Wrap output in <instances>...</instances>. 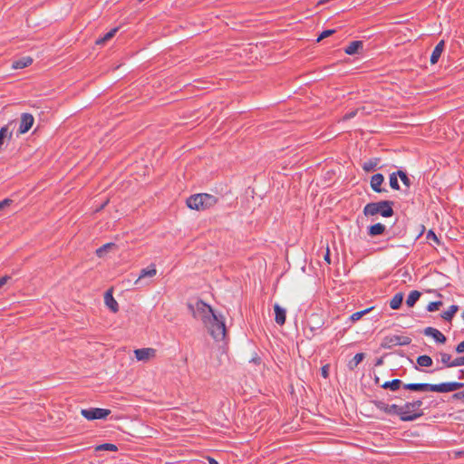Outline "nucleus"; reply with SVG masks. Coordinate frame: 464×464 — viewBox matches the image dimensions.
<instances>
[{
  "label": "nucleus",
  "instance_id": "ddd939ff",
  "mask_svg": "<svg viewBox=\"0 0 464 464\" xmlns=\"http://www.w3.org/2000/svg\"><path fill=\"white\" fill-rule=\"evenodd\" d=\"M363 49V42L357 40L351 42L345 48L344 53L348 55L361 53Z\"/></svg>",
  "mask_w": 464,
  "mask_h": 464
},
{
  "label": "nucleus",
  "instance_id": "c9c22d12",
  "mask_svg": "<svg viewBox=\"0 0 464 464\" xmlns=\"http://www.w3.org/2000/svg\"><path fill=\"white\" fill-rule=\"evenodd\" d=\"M358 111H359V109H355V110H353V111L345 113L343 116L342 121H346L351 120L352 118H353L357 115Z\"/></svg>",
  "mask_w": 464,
  "mask_h": 464
},
{
  "label": "nucleus",
  "instance_id": "dca6fc26",
  "mask_svg": "<svg viewBox=\"0 0 464 464\" xmlns=\"http://www.w3.org/2000/svg\"><path fill=\"white\" fill-rule=\"evenodd\" d=\"M33 58L30 56H24L13 61L12 69L18 70L30 66L33 63Z\"/></svg>",
  "mask_w": 464,
  "mask_h": 464
},
{
  "label": "nucleus",
  "instance_id": "2eb2a0df",
  "mask_svg": "<svg viewBox=\"0 0 464 464\" xmlns=\"http://www.w3.org/2000/svg\"><path fill=\"white\" fill-rule=\"evenodd\" d=\"M275 311V321L277 324L283 325L285 323L286 319V311L285 308L281 307L278 304H274Z\"/></svg>",
  "mask_w": 464,
  "mask_h": 464
},
{
  "label": "nucleus",
  "instance_id": "6ab92c4d",
  "mask_svg": "<svg viewBox=\"0 0 464 464\" xmlns=\"http://www.w3.org/2000/svg\"><path fill=\"white\" fill-rule=\"evenodd\" d=\"M380 162H381L380 158H372L368 161L364 162L362 164V168L365 172H372L376 169H382V167H379Z\"/></svg>",
  "mask_w": 464,
  "mask_h": 464
},
{
  "label": "nucleus",
  "instance_id": "aec40b11",
  "mask_svg": "<svg viewBox=\"0 0 464 464\" xmlns=\"http://www.w3.org/2000/svg\"><path fill=\"white\" fill-rule=\"evenodd\" d=\"M157 274L155 265L151 264L150 266L140 270L138 279L135 281V285H139L141 279L145 277H152Z\"/></svg>",
  "mask_w": 464,
  "mask_h": 464
},
{
  "label": "nucleus",
  "instance_id": "58836bf2",
  "mask_svg": "<svg viewBox=\"0 0 464 464\" xmlns=\"http://www.w3.org/2000/svg\"><path fill=\"white\" fill-rule=\"evenodd\" d=\"M321 374L324 378H328L329 376V365L326 364V365H324L322 368H321Z\"/></svg>",
  "mask_w": 464,
  "mask_h": 464
},
{
  "label": "nucleus",
  "instance_id": "72a5a7b5",
  "mask_svg": "<svg viewBox=\"0 0 464 464\" xmlns=\"http://www.w3.org/2000/svg\"><path fill=\"white\" fill-rule=\"evenodd\" d=\"M442 304H443L441 301L430 302L427 306V311H429V312L437 311L442 306Z\"/></svg>",
  "mask_w": 464,
  "mask_h": 464
},
{
  "label": "nucleus",
  "instance_id": "b1692460",
  "mask_svg": "<svg viewBox=\"0 0 464 464\" xmlns=\"http://www.w3.org/2000/svg\"><path fill=\"white\" fill-rule=\"evenodd\" d=\"M118 30H119L118 27H114V28L111 29L102 37L96 40V42H95L96 44H98V45L104 44L106 42L110 41L111 39H112L114 37L116 33L118 32Z\"/></svg>",
  "mask_w": 464,
  "mask_h": 464
},
{
  "label": "nucleus",
  "instance_id": "2f4dec72",
  "mask_svg": "<svg viewBox=\"0 0 464 464\" xmlns=\"http://www.w3.org/2000/svg\"><path fill=\"white\" fill-rule=\"evenodd\" d=\"M397 175H398V177H400L401 180L407 188L411 187V179L408 177V175L405 171L399 169V170H397Z\"/></svg>",
  "mask_w": 464,
  "mask_h": 464
},
{
  "label": "nucleus",
  "instance_id": "473e14b6",
  "mask_svg": "<svg viewBox=\"0 0 464 464\" xmlns=\"http://www.w3.org/2000/svg\"><path fill=\"white\" fill-rule=\"evenodd\" d=\"M115 245L113 243H107L105 245H103L102 246L99 247L97 250H96V255L99 256V257H102L103 256V254L105 252H107L110 248H111L112 246H114Z\"/></svg>",
  "mask_w": 464,
  "mask_h": 464
},
{
  "label": "nucleus",
  "instance_id": "f8f14e48",
  "mask_svg": "<svg viewBox=\"0 0 464 464\" xmlns=\"http://www.w3.org/2000/svg\"><path fill=\"white\" fill-rule=\"evenodd\" d=\"M422 405L421 400L413 401L411 402H406L403 406H401V411L406 412V415H411L412 413L422 411L420 409Z\"/></svg>",
  "mask_w": 464,
  "mask_h": 464
},
{
  "label": "nucleus",
  "instance_id": "ea45409f",
  "mask_svg": "<svg viewBox=\"0 0 464 464\" xmlns=\"http://www.w3.org/2000/svg\"><path fill=\"white\" fill-rule=\"evenodd\" d=\"M427 239H431L437 243H439V239H438V237L436 236V234L432 231V230H430L427 234Z\"/></svg>",
  "mask_w": 464,
  "mask_h": 464
},
{
  "label": "nucleus",
  "instance_id": "f257e3e1",
  "mask_svg": "<svg viewBox=\"0 0 464 464\" xmlns=\"http://www.w3.org/2000/svg\"><path fill=\"white\" fill-rule=\"evenodd\" d=\"M381 387L384 390H390L392 392H397L401 388L409 390L411 392H433L446 393L455 392L459 389L464 388V382H442L439 384L430 383H407L404 384L400 379H393L381 384Z\"/></svg>",
  "mask_w": 464,
  "mask_h": 464
},
{
  "label": "nucleus",
  "instance_id": "423d86ee",
  "mask_svg": "<svg viewBox=\"0 0 464 464\" xmlns=\"http://www.w3.org/2000/svg\"><path fill=\"white\" fill-rule=\"evenodd\" d=\"M411 343V338L401 335H387L383 338L381 346L384 349H392L396 345H409Z\"/></svg>",
  "mask_w": 464,
  "mask_h": 464
},
{
  "label": "nucleus",
  "instance_id": "9d476101",
  "mask_svg": "<svg viewBox=\"0 0 464 464\" xmlns=\"http://www.w3.org/2000/svg\"><path fill=\"white\" fill-rule=\"evenodd\" d=\"M34 119L30 113H23L21 115V121L19 126V132L25 133L27 132L33 126Z\"/></svg>",
  "mask_w": 464,
  "mask_h": 464
},
{
  "label": "nucleus",
  "instance_id": "e433bc0d",
  "mask_svg": "<svg viewBox=\"0 0 464 464\" xmlns=\"http://www.w3.org/2000/svg\"><path fill=\"white\" fill-rule=\"evenodd\" d=\"M12 203L13 200L10 198H5L4 200L0 201V211L10 206Z\"/></svg>",
  "mask_w": 464,
  "mask_h": 464
},
{
  "label": "nucleus",
  "instance_id": "bb28decb",
  "mask_svg": "<svg viewBox=\"0 0 464 464\" xmlns=\"http://www.w3.org/2000/svg\"><path fill=\"white\" fill-rule=\"evenodd\" d=\"M459 311V306L456 304H452L449 307V309L441 314V317L445 321H451L454 314Z\"/></svg>",
  "mask_w": 464,
  "mask_h": 464
},
{
  "label": "nucleus",
  "instance_id": "a211bd4d",
  "mask_svg": "<svg viewBox=\"0 0 464 464\" xmlns=\"http://www.w3.org/2000/svg\"><path fill=\"white\" fill-rule=\"evenodd\" d=\"M385 231L386 227L382 223H376L374 225L368 227L367 228V233L372 237L383 235Z\"/></svg>",
  "mask_w": 464,
  "mask_h": 464
},
{
  "label": "nucleus",
  "instance_id": "a19ab883",
  "mask_svg": "<svg viewBox=\"0 0 464 464\" xmlns=\"http://www.w3.org/2000/svg\"><path fill=\"white\" fill-rule=\"evenodd\" d=\"M455 367L464 365V356H459L454 359Z\"/></svg>",
  "mask_w": 464,
  "mask_h": 464
},
{
  "label": "nucleus",
  "instance_id": "49530a36",
  "mask_svg": "<svg viewBox=\"0 0 464 464\" xmlns=\"http://www.w3.org/2000/svg\"><path fill=\"white\" fill-rule=\"evenodd\" d=\"M209 464H219L216 459L213 458H208Z\"/></svg>",
  "mask_w": 464,
  "mask_h": 464
},
{
  "label": "nucleus",
  "instance_id": "de8ad7c7",
  "mask_svg": "<svg viewBox=\"0 0 464 464\" xmlns=\"http://www.w3.org/2000/svg\"><path fill=\"white\" fill-rule=\"evenodd\" d=\"M374 383L381 386V384H380V378L378 376H375Z\"/></svg>",
  "mask_w": 464,
  "mask_h": 464
},
{
  "label": "nucleus",
  "instance_id": "4468645a",
  "mask_svg": "<svg viewBox=\"0 0 464 464\" xmlns=\"http://www.w3.org/2000/svg\"><path fill=\"white\" fill-rule=\"evenodd\" d=\"M104 302H105V304L108 306V308L112 313H117L119 311V304H118V302L114 299V297L112 295L111 289L106 291V293L104 295Z\"/></svg>",
  "mask_w": 464,
  "mask_h": 464
},
{
  "label": "nucleus",
  "instance_id": "a878e982",
  "mask_svg": "<svg viewBox=\"0 0 464 464\" xmlns=\"http://www.w3.org/2000/svg\"><path fill=\"white\" fill-rule=\"evenodd\" d=\"M440 361L443 363L444 367H447V368L455 367L454 359L452 360V357L450 353L440 352Z\"/></svg>",
  "mask_w": 464,
  "mask_h": 464
},
{
  "label": "nucleus",
  "instance_id": "79ce46f5",
  "mask_svg": "<svg viewBox=\"0 0 464 464\" xmlns=\"http://www.w3.org/2000/svg\"><path fill=\"white\" fill-rule=\"evenodd\" d=\"M455 351L457 353H464V341L456 346Z\"/></svg>",
  "mask_w": 464,
  "mask_h": 464
},
{
  "label": "nucleus",
  "instance_id": "c85d7f7f",
  "mask_svg": "<svg viewBox=\"0 0 464 464\" xmlns=\"http://www.w3.org/2000/svg\"><path fill=\"white\" fill-rule=\"evenodd\" d=\"M374 307L372 306V307H369V308H366L362 311H359V312H355L353 313L351 316H350V320L352 322H356L358 320H360L363 315L367 314L368 313H370Z\"/></svg>",
  "mask_w": 464,
  "mask_h": 464
},
{
  "label": "nucleus",
  "instance_id": "393cba45",
  "mask_svg": "<svg viewBox=\"0 0 464 464\" xmlns=\"http://www.w3.org/2000/svg\"><path fill=\"white\" fill-rule=\"evenodd\" d=\"M420 295H421L420 292H419L417 290L411 291L407 297L406 304L409 307H413L415 305V304L417 303V301L420 299Z\"/></svg>",
  "mask_w": 464,
  "mask_h": 464
},
{
  "label": "nucleus",
  "instance_id": "9b49d317",
  "mask_svg": "<svg viewBox=\"0 0 464 464\" xmlns=\"http://www.w3.org/2000/svg\"><path fill=\"white\" fill-rule=\"evenodd\" d=\"M423 334L427 336L432 337L439 343H445L447 338L438 329L429 326L423 330Z\"/></svg>",
  "mask_w": 464,
  "mask_h": 464
},
{
  "label": "nucleus",
  "instance_id": "4be33fe9",
  "mask_svg": "<svg viewBox=\"0 0 464 464\" xmlns=\"http://www.w3.org/2000/svg\"><path fill=\"white\" fill-rule=\"evenodd\" d=\"M365 358V354L363 353H356L352 360H350L347 363V367L350 371H353L359 363H361Z\"/></svg>",
  "mask_w": 464,
  "mask_h": 464
},
{
  "label": "nucleus",
  "instance_id": "f704fd0d",
  "mask_svg": "<svg viewBox=\"0 0 464 464\" xmlns=\"http://www.w3.org/2000/svg\"><path fill=\"white\" fill-rule=\"evenodd\" d=\"M335 33V30L334 29H328V30H324L323 31L320 35L318 36L317 38V42H320L322 41L323 39L326 38V37H329L331 35H333Z\"/></svg>",
  "mask_w": 464,
  "mask_h": 464
},
{
  "label": "nucleus",
  "instance_id": "c03bdc74",
  "mask_svg": "<svg viewBox=\"0 0 464 464\" xmlns=\"http://www.w3.org/2000/svg\"><path fill=\"white\" fill-rule=\"evenodd\" d=\"M324 259L326 263L331 264V255L329 247L326 248V253L324 256Z\"/></svg>",
  "mask_w": 464,
  "mask_h": 464
},
{
  "label": "nucleus",
  "instance_id": "6e6552de",
  "mask_svg": "<svg viewBox=\"0 0 464 464\" xmlns=\"http://www.w3.org/2000/svg\"><path fill=\"white\" fill-rule=\"evenodd\" d=\"M188 307L191 309V311L193 313V315L196 316V314H198L201 317L202 321L204 319V315L209 316V314H216V312L213 310V308L210 305L207 304L202 300H198L197 301V303H196V311H195L194 306L192 304H189Z\"/></svg>",
  "mask_w": 464,
  "mask_h": 464
},
{
  "label": "nucleus",
  "instance_id": "39448f33",
  "mask_svg": "<svg viewBox=\"0 0 464 464\" xmlns=\"http://www.w3.org/2000/svg\"><path fill=\"white\" fill-rule=\"evenodd\" d=\"M372 403L374 406L389 415H398L400 420L402 421H412L423 415V411H420L419 412L412 413L411 415H406V412L401 411V406L397 404H387L382 401H373Z\"/></svg>",
  "mask_w": 464,
  "mask_h": 464
},
{
  "label": "nucleus",
  "instance_id": "7ed1b4c3",
  "mask_svg": "<svg viewBox=\"0 0 464 464\" xmlns=\"http://www.w3.org/2000/svg\"><path fill=\"white\" fill-rule=\"evenodd\" d=\"M394 202L392 200H381L370 202L363 208V214L366 217L381 215L383 218H391L394 215Z\"/></svg>",
  "mask_w": 464,
  "mask_h": 464
},
{
  "label": "nucleus",
  "instance_id": "0eeeda50",
  "mask_svg": "<svg viewBox=\"0 0 464 464\" xmlns=\"http://www.w3.org/2000/svg\"><path fill=\"white\" fill-rule=\"evenodd\" d=\"M81 414L88 420H104L111 414V410L102 408L82 409Z\"/></svg>",
  "mask_w": 464,
  "mask_h": 464
},
{
  "label": "nucleus",
  "instance_id": "37998d69",
  "mask_svg": "<svg viewBox=\"0 0 464 464\" xmlns=\"http://www.w3.org/2000/svg\"><path fill=\"white\" fill-rule=\"evenodd\" d=\"M11 277L9 276H4L0 277V288L5 285Z\"/></svg>",
  "mask_w": 464,
  "mask_h": 464
},
{
  "label": "nucleus",
  "instance_id": "20e7f679",
  "mask_svg": "<svg viewBox=\"0 0 464 464\" xmlns=\"http://www.w3.org/2000/svg\"><path fill=\"white\" fill-rule=\"evenodd\" d=\"M218 202V198L211 194L198 193L191 195L187 198V206L198 211L206 210L214 207Z\"/></svg>",
  "mask_w": 464,
  "mask_h": 464
},
{
  "label": "nucleus",
  "instance_id": "f3484780",
  "mask_svg": "<svg viewBox=\"0 0 464 464\" xmlns=\"http://www.w3.org/2000/svg\"><path fill=\"white\" fill-rule=\"evenodd\" d=\"M445 42L444 40L440 41L435 46L431 55H430V63L435 64L438 63L442 52L444 51Z\"/></svg>",
  "mask_w": 464,
  "mask_h": 464
},
{
  "label": "nucleus",
  "instance_id": "5701e85b",
  "mask_svg": "<svg viewBox=\"0 0 464 464\" xmlns=\"http://www.w3.org/2000/svg\"><path fill=\"white\" fill-rule=\"evenodd\" d=\"M404 295L403 293L400 292L397 293L390 301V307L393 310L399 309L403 302Z\"/></svg>",
  "mask_w": 464,
  "mask_h": 464
},
{
  "label": "nucleus",
  "instance_id": "09e8293b",
  "mask_svg": "<svg viewBox=\"0 0 464 464\" xmlns=\"http://www.w3.org/2000/svg\"><path fill=\"white\" fill-rule=\"evenodd\" d=\"M382 362H383L382 358H379L375 364L376 365H381V364H382Z\"/></svg>",
  "mask_w": 464,
  "mask_h": 464
},
{
  "label": "nucleus",
  "instance_id": "c756f323",
  "mask_svg": "<svg viewBox=\"0 0 464 464\" xmlns=\"http://www.w3.org/2000/svg\"><path fill=\"white\" fill-rule=\"evenodd\" d=\"M389 183L390 187L394 190H399L401 188L399 181H398V175L397 171L392 172L389 177Z\"/></svg>",
  "mask_w": 464,
  "mask_h": 464
},
{
  "label": "nucleus",
  "instance_id": "7c9ffc66",
  "mask_svg": "<svg viewBox=\"0 0 464 464\" xmlns=\"http://www.w3.org/2000/svg\"><path fill=\"white\" fill-rule=\"evenodd\" d=\"M96 451L109 450V451H117L118 447L112 443H103L100 444L95 448Z\"/></svg>",
  "mask_w": 464,
  "mask_h": 464
},
{
  "label": "nucleus",
  "instance_id": "cd10ccee",
  "mask_svg": "<svg viewBox=\"0 0 464 464\" xmlns=\"http://www.w3.org/2000/svg\"><path fill=\"white\" fill-rule=\"evenodd\" d=\"M417 363L421 367H430L433 363V361L429 355H420L417 358Z\"/></svg>",
  "mask_w": 464,
  "mask_h": 464
},
{
  "label": "nucleus",
  "instance_id": "8fccbe9b",
  "mask_svg": "<svg viewBox=\"0 0 464 464\" xmlns=\"http://www.w3.org/2000/svg\"><path fill=\"white\" fill-rule=\"evenodd\" d=\"M463 320H464V311L462 312V314H461Z\"/></svg>",
  "mask_w": 464,
  "mask_h": 464
},
{
  "label": "nucleus",
  "instance_id": "1a4fd4ad",
  "mask_svg": "<svg viewBox=\"0 0 464 464\" xmlns=\"http://www.w3.org/2000/svg\"><path fill=\"white\" fill-rule=\"evenodd\" d=\"M383 182L384 176L381 173H376L371 177L370 186L376 193L387 192V189L382 187Z\"/></svg>",
  "mask_w": 464,
  "mask_h": 464
},
{
  "label": "nucleus",
  "instance_id": "f03ea898",
  "mask_svg": "<svg viewBox=\"0 0 464 464\" xmlns=\"http://www.w3.org/2000/svg\"><path fill=\"white\" fill-rule=\"evenodd\" d=\"M203 324L216 341H222L226 338L225 318L221 314L216 313L215 314H209V316L204 315Z\"/></svg>",
  "mask_w": 464,
  "mask_h": 464
},
{
  "label": "nucleus",
  "instance_id": "4c0bfd02",
  "mask_svg": "<svg viewBox=\"0 0 464 464\" xmlns=\"http://www.w3.org/2000/svg\"><path fill=\"white\" fill-rule=\"evenodd\" d=\"M453 400L464 401V391L458 392L452 395Z\"/></svg>",
  "mask_w": 464,
  "mask_h": 464
},
{
  "label": "nucleus",
  "instance_id": "412c9836",
  "mask_svg": "<svg viewBox=\"0 0 464 464\" xmlns=\"http://www.w3.org/2000/svg\"><path fill=\"white\" fill-rule=\"evenodd\" d=\"M135 356L139 361H143L149 359L150 356L154 355L155 350L152 348H141L135 350Z\"/></svg>",
  "mask_w": 464,
  "mask_h": 464
},
{
  "label": "nucleus",
  "instance_id": "a18cd8bd",
  "mask_svg": "<svg viewBox=\"0 0 464 464\" xmlns=\"http://www.w3.org/2000/svg\"><path fill=\"white\" fill-rule=\"evenodd\" d=\"M459 379L464 380V370L463 369L459 371Z\"/></svg>",
  "mask_w": 464,
  "mask_h": 464
}]
</instances>
